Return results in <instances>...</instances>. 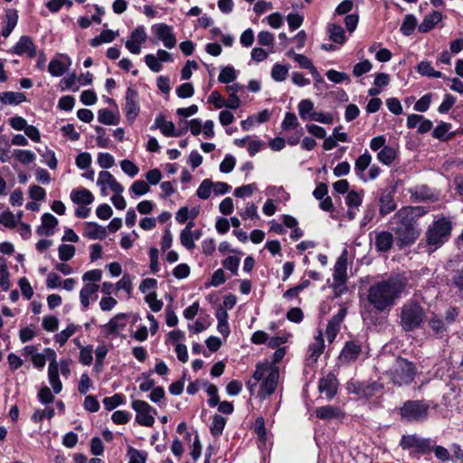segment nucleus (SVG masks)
Segmentation results:
<instances>
[{"mask_svg": "<svg viewBox=\"0 0 463 463\" xmlns=\"http://www.w3.org/2000/svg\"><path fill=\"white\" fill-rule=\"evenodd\" d=\"M425 213L422 207L405 206L392 216L389 223L400 248L413 244L419 238L421 229L418 219Z\"/></svg>", "mask_w": 463, "mask_h": 463, "instance_id": "nucleus-1", "label": "nucleus"}, {"mask_svg": "<svg viewBox=\"0 0 463 463\" xmlns=\"http://www.w3.org/2000/svg\"><path fill=\"white\" fill-rule=\"evenodd\" d=\"M407 284V279L401 274L377 281L370 286L367 301L377 312L388 311L402 297Z\"/></svg>", "mask_w": 463, "mask_h": 463, "instance_id": "nucleus-2", "label": "nucleus"}, {"mask_svg": "<svg viewBox=\"0 0 463 463\" xmlns=\"http://www.w3.org/2000/svg\"><path fill=\"white\" fill-rule=\"evenodd\" d=\"M279 379V367L269 362L258 364L252 378L246 383L250 395L255 393L256 387L260 383L258 396L261 399L271 395L277 389Z\"/></svg>", "mask_w": 463, "mask_h": 463, "instance_id": "nucleus-3", "label": "nucleus"}, {"mask_svg": "<svg viewBox=\"0 0 463 463\" xmlns=\"http://www.w3.org/2000/svg\"><path fill=\"white\" fill-rule=\"evenodd\" d=\"M451 230L452 223L449 219L440 217L434 221L425 234L428 251L431 253L441 247L449 239Z\"/></svg>", "mask_w": 463, "mask_h": 463, "instance_id": "nucleus-4", "label": "nucleus"}, {"mask_svg": "<svg viewBox=\"0 0 463 463\" xmlns=\"http://www.w3.org/2000/svg\"><path fill=\"white\" fill-rule=\"evenodd\" d=\"M424 308L415 301H407L401 307V326L406 332L414 331L424 324Z\"/></svg>", "mask_w": 463, "mask_h": 463, "instance_id": "nucleus-5", "label": "nucleus"}, {"mask_svg": "<svg viewBox=\"0 0 463 463\" xmlns=\"http://www.w3.org/2000/svg\"><path fill=\"white\" fill-rule=\"evenodd\" d=\"M386 373L394 385L401 387L413 382L417 368L413 363L397 357Z\"/></svg>", "mask_w": 463, "mask_h": 463, "instance_id": "nucleus-6", "label": "nucleus"}, {"mask_svg": "<svg viewBox=\"0 0 463 463\" xmlns=\"http://www.w3.org/2000/svg\"><path fill=\"white\" fill-rule=\"evenodd\" d=\"M430 405L424 401H407L399 409L402 420L406 422H421L427 420Z\"/></svg>", "mask_w": 463, "mask_h": 463, "instance_id": "nucleus-7", "label": "nucleus"}, {"mask_svg": "<svg viewBox=\"0 0 463 463\" xmlns=\"http://www.w3.org/2000/svg\"><path fill=\"white\" fill-rule=\"evenodd\" d=\"M333 288L336 296H339L346 290L345 283L347 280V250H344L337 258L334 267Z\"/></svg>", "mask_w": 463, "mask_h": 463, "instance_id": "nucleus-8", "label": "nucleus"}, {"mask_svg": "<svg viewBox=\"0 0 463 463\" xmlns=\"http://www.w3.org/2000/svg\"><path fill=\"white\" fill-rule=\"evenodd\" d=\"M131 408L136 411L135 420L141 426L152 427L155 423V415L157 413L149 403L142 400H134Z\"/></svg>", "mask_w": 463, "mask_h": 463, "instance_id": "nucleus-9", "label": "nucleus"}, {"mask_svg": "<svg viewBox=\"0 0 463 463\" xmlns=\"http://www.w3.org/2000/svg\"><path fill=\"white\" fill-rule=\"evenodd\" d=\"M383 389V385L373 383L350 382L347 383V391L350 393L357 394L360 398H371Z\"/></svg>", "mask_w": 463, "mask_h": 463, "instance_id": "nucleus-10", "label": "nucleus"}, {"mask_svg": "<svg viewBox=\"0 0 463 463\" xmlns=\"http://www.w3.org/2000/svg\"><path fill=\"white\" fill-rule=\"evenodd\" d=\"M394 194L395 190L393 188L382 189L378 192L377 201L381 217H384L395 211L397 204L394 200Z\"/></svg>", "mask_w": 463, "mask_h": 463, "instance_id": "nucleus-11", "label": "nucleus"}, {"mask_svg": "<svg viewBox=\"0 0 463 463\" xmlns=\"http://www.w3.org/2000/svg\"><path fill=\"white\" fill-rule=\"evenodd\" d=\"M97 185L100 188V193L103 196L108 195V189H110L115 194H121L124 191V187L108 171L99 172Z\"/></svg>", "mask_w": 463, "mask_h": 463, "instance_id": "nucleus-12", "label": "nucleus"}, {"mask_svg": "<svg viewBox=\"0 0 463 463\" xmlns=\"http://www.w3.org/2000/svg\"><path fill=\"white\" fill-rule=\"evenodd\" d=\"M400 445L402 449H414L416 451L425 453L432 449V441L430 439H423L418 435L402 436Z\"/></svg>", "mask_w": 463, "mask_h": 463, "instance_id": "nucleus-13", "label": "nucleus"}, {"mask_svg": "<svg viewBox=\"0 0 463 463\" xmlns=\"http://www.w3.org/2000/svg\"><path fill=\"white\" fill-rule=\"evenodd\" d=\"M44 353L52 357V362L48 367V378L50 384L55 393H59L62 389V383L59 378V365L56 361V353L52 348H45Z\"/></svg>", "mask_w": 463, "mask_h": 463, "instance_id": "nucleus-14", "label": "nucleus"}, {"mask_svg": "<svg viewBox=\"0 0 463 463\" xmlns=\"http://www.w3.org/2000/svg\"><path fill=\"white\" fill-rule=\"evenodd\" d=\"M152 32L158 40L163 42L165 47L172 49L176 45V39L171 26L165 24H156L152 26Z\"/></svg>", "mask_w": 463, "mask_h": 463, "instance_id": "nucleus-15", "label": "nucleus"}, {"mask_svg": "<svg viewBox=\"0 0 463 463\" xmlns=\"http://www.w3.org/2000/svg\"><path fill=\"white\" fill-rule=\"evenodd\" d=\"M11 52L17 55L26 54L29 58H33L37 55V46L30 36L23 35L12 47Z\"/></svg>", "mask_w": 463, "mask_h": 463, "instance_id": "nucleus-16", "label": "nucleus"}, {"mask_svg": "<svg viewBox=\"0 0 463 463\" xmlns=\"http://www.w3.org/2000/svg\"><path fill=\"white\" fill-rule=\"evenodd\" d=\"M147 35L144 26H137L130 34L126 42V48L133 54H139L141 44L146 41Z\"/></svg>", "mask_w": 463, "mask_h": 463, "instance_id": "nucleus-17", "label": "nucleus"}, {"mask_svg": "<svg viewBox=\"0 0 463 463\" xmlns=\"http://www.w3.org/2000/svg\"><path fill=\"white\" fill-rule=\"evenodd\" d=\"M125 112L127 119L133 122L139 113L137 92L133 88H128L126 92Z\"/></svg>", "mask_w": 463, "mask_h": 463, "instance_id": "nucleus-18", "label": "nucleus"}, {"mask_svg": "<svg viewBox=\"0 0 463 463\" xmlns=\"http://www.w3.org/2000/svg\"><path fill=\"white\" fill-rule=\"evenodd\" d=\"M345 315L346 308L343 307L328 321L326 329V336L328 342L332 343L335 340Z\"/></svg>", "mask_w": 463, "mask_h": 463, "instance_id": "nucleus-19", "label": "nucleus"}, {"mask_svg": "<svg viewBox=\"0 0 463 463\" xmlns=\"http://www.w3.org/2000/svg\"><path fill=\"white\" fill-rule=\"evenodd\" d=\"M127 315L120 313L112 317L107 324L101 326V331L107 336L115 335L127 326Z\"/></svg>", "mask_w": 463, "mask_h": 463, "instance_id": "nucleus-20", "label": "nucleus"}, {"mask_svg": "<svg viewBox=\"0 0 463 463\" xmlns=\"http://www.w3.org/2000/svg\"><path fill=\"white\" fill-rule=\"evenodd\" d=\"M99 286L97 283H86L80 291V300L83 309H88L90 302L98 298Z\"/></svg>", "mask_w": 463, "mask_h": 463, "instance_id": "nucleus-21", "label": "nucleus"}, {"mask_svg": "<svg viewBox=\"0 0 463 463\" xmlns=\"http://www.w3.org/2000/svg\"><path fill=\"white\" fill-rule=\"evenodd\" d=\"M432 122L419 114H411L407 118V127L417 128L419 133L424 134L431 130Z\"/></svg>", "mask_w": 463, "mask_h": 463, "instance_id": "nucleus-22", "label": "nucleus"}, {"mask_svg": "<svg viewBox=\"0 0 463 463\" xmlns=\"http://www.w3.org/2000/svg\"><path fill=\"white\" fill-rule=\"evenodd\" d=\"M362 353V343L358 340L347 341L342 349L340 357L345 362L354 361Z\"/></svg>", "mask_w": 463, "mask_h": 463, "instance_id": "nucleus-23", "label": "nucleus"}, {"mask_svg": "<svg viewBox=\"0 0 463 463\" xmlns=\"http://www.w3.org/2000/svg\"><path fill=\"white\" fill-rule=\"evenodd\" d=\"M393 235L387 231H381L375 232L374 246L379 252L389 251L393 244Z\"/></svg>", "mask_w": 463, "mask_h": 463, "instance_id": "nucleus-24", "label": "nucleus"}, {"mask_svg": "<svg viewBox=\"0 0 463 463\" xmlns=\"http://www.w3.org/2000/svg\"><path fill=\"white\" fill-rule=\"evenodd\" d=\"M337 380L333 373H328L319 381L318 389L320 392L326 393L328 400L333 399L337 390Z\"/></svg>", "mask_w": 463, "mask_h": 463, "instance_id": "nucleus-25", "label": "nucleus"}, {"mask_svg": "<svg viewBox=\"0 0 463 463\" xmlns=\"http://www.w3.org/2000/svg\"><path fill=\"white\" fill-rule=\"evenodd\" d=\"M58 225V219L52 214L46 213L42 216V224L36 232L39 235L51 236L54 233V229Z\"/></svg>", "mask_w": 463, "mask_h": 463, "instance_id": "nucleus-26", "label": "nucleus"}, {"mask_svg": "<svg viewBox=\"0 0 463 463\" xmlns=\"http://www.w3.org/2000/svg\"><path fill=\"white\" fill-rule=\"evenodd\" d=\"M316 416L320 420H330L333 419H340L345 416V412L337 406L325 405L317 408Z\"/></svg>", "mask_w": 463, "mask_h": 463, "instance_id": "nucleus-27", "label": "nucleus"}, {"mask_svg": "<svg viewBox=\"0 0 463 463\" xmlns=\"http://www.w3.org/2000/svg\"><path fill=\"white\" fill-rule=\"evenodd\" d=\"M70 197L74 203L80 205H89L94 201L92 193L86 188L73 189Z\"/></svg>", "mask_w": 463, "mask_h": 463, "instance_id": "nucleus-28", "label": "nucleus"}, {"mask_svg": "<svg viewBox=\"0 0 463 463\" xmlns=\"http://www.w3.org/2000/svg\"><path fill=\"white\" fill-rule=\"evenodd\" d=\"M83 236L90 240H103L107 236V230L96 222H87Z\"/></svg>", "mask_w": 463, "mask_h": 463, "instance_id": "nucleus-29", "label": "nucleus"}, {"mask_svg": "<svg viewBox=\"0 0 463 463\" xmlns=\"http://www.w3.org/2000/svg\"><path fill=\"white\" fill-rule=\"evenodd\" d=\"M442 20V14L439 11H433L425 15L418 29L420 33H428L432 30L438 23Z\"/></svg>", "mask_w": 463, "mask_h": 463, "instance_id": "nucleus-30", "label": "nucleus"}, {"mask_svg": "<svg viewBox=\"0 0 463 463\" xmlns=\"http://www.w3.org/2000/svg\"><path fill=\"white\" fill-rule=\"evenodd\" d=\"M451 128L450 123L441 122L433 129L431 135L439 141L446 142L455 136V132Z\"/></svg>", "mask_w": 463, "mask_h": 463, "instance_id": "nucleus-31", "label": "nucleus"}, {"mask_svg": "<svg viewBox=\"0 0 463 463\" xmlns=\"http://www.w3.org/2000/svg\"><path fill=\"white\" fill-rule=\"evenodd\" d=\"M26 100L24 93L18 91H4L0 93V101L4 105L16 106Z\"/></svg>", "mask_w": 463, "mask_h": 463, "instance_id": "nucleus-32", "label": "nucleus"}, {"mask_svg": "<svg viewBox=\"0 0 463 463\" xmlns=\"http://www.w3.org/2000/svg\"><path fill=\"white\" fill-rule=\"evenodd\" d=\"M325 344L322 331L319 330L318 334L315 336L314 342L310 344L308 351H309V359L312 362H317L318 356L324 352Z\"/></svg>", "mask_w": 463, "mask_h": 463, "instance_id": "nucleus-33", "label": "nucleus"}, {"mask_svg": "<svg viewBox=\"0 0 463 463\" xmlns=\"http://www.w3.org/2000/svg\"><path fill=\"white\" fill-rule=\"evenodd\" d=\"M298 111L302 120H311L315 111L314 102L311 99H305L298 104Z\"/></svg>", "mask_w": 463, "mask_h": 463, "instance_id": "nucleus-34", "label": "nucleus"}, {"mask_svg": "<svg viewBox=\"0 0 463 463\" xmlns=\"http://www.w3.org/2000/svg\"><path fill=\"white\" fill-rule=\"evenodd\" d=\"M155 127L159 128L160 131L167 137L177 136L175 125L172 121L166 120L164 116L158 115L155 119Z\"/></svg>", "mask_w": 463, "mask_h": 463, "instance_id": "nucleus-35", "label": "nucleus"}, {"mask_svg": "<svg viewBox=\"0 0 463 463\" xmlns=\"http://www.w3.org/2000/svg\"><path fill=\"white\" fill-rule=\"evenodd\" d=\"M375 150L381 148V146H372ZM377 157L379 161L384 165L392 164L397 157V149L395 146H382V149L378 152Z\"/></svg>", "mask_w": 463, "mask_h": 463, "instance_id": "nucleus-36", "label": "nucleus"}, {"mask_svg": "<svg viewBox=\"0 0 463 463\" xmlns=\"http://www.w3.org/2000/svg\"><path fill=\"white\" fill-rule=\"evenodd\" d=\"M370 163H371V156L368 153H364V154L361 155L355 161L354 171H355L357 176L364 182H366L364 171L369 166Z\"/></svg>", "mask_w": 463, "mask_h": 463, "instance_id": "nucleus-37", "label": "nucleus"}, {"mask_svg": "<svg viewBox=\"0 0 463 463\" xmlns=\"http://www.w3.org/2000/svg\"><path fill=\"white\" fill-rule=\"evenodd\" d=\"M118 32L112 30H103L99 35L90 40V44L92 47H98L102 43H108L113 42L118 36Z\"/></svg>", "mask_w": 463, "mask_h": 463, "instance_id": "nucleus-38", "label": "nucleus"}, {"mask_svg": "<svg viewBox=\"0 0 463 463\" xmlns=\"http://www.w3.org/2000/svg\"><path fill=\"white\" fill-rule=\"evenodd\" d=\"M79 328L80 326L70 324L65 329L55 335L54 341L61 346L64 345L68 339L72 336Z\"/></svg>", "mask_w": 463, "mask_h": 463, "instance_id": "nucleus-39", "label": "nucleus"}, {"mask_svg": "<svg viewBox=\"0 0 463 463\" xmlns=\"http://www.w3.org/2000/svg\"><path fill=\"white\" fill-rule=\"evenodd\" d=\"M329 39L336 43L343 44L346 38L344 29L339 24H330L328 27Z\"/></svg>", "mask_w": 463, "mask_h": 463, "instance_id": "nucleus-40", "label": "nucleus"}, {"mask_svg": "<svg viewBox=\"0 0 463 463\" xmlns=\"http://www.w3.org/2000/svg\"><path fill=\"white\" fill-rule=\"evenodd\" d=\"M417 71L420 74L430 78H441L442 73L439 71H435L430 62L422 61L418 64Z\"/></svg>", "mask_w": 463, "mask_h": 463, "instance_id": "nucleus-41", "label": "nucleus"}, {"mask_svg": "<svg viewBox=\"0 0 463 463\" xmlns=\"http://www.w3.org/2000/svg\"><path fill=\"white\" fill-rule=\"evenodd\" d=\"M290 66L276 63L271 69V77L275 81H283L287 79Z\"/></svg>", "mask_w": 463, "mask_h": 463, "instance_id": "nucleus-42", "label": "nucleus"}, {"mask_svg": "<svg viewBox=\"0 0 463 463\" xmlns=\"http://www.w3.org/2000/svg\"><path fill=\"white\" fill-rule=\"evenodd\" d=\"M417 25V19L413 14L405 15L403 22L401 25V32L403 35H411Z\"/></svg>", "mask_w": 463, "mask_h": 463, "instance_id": "nucleus-43", "label": "nucleus"}, {"mask_svg": "<svg viewBox=\"0 0 463 463\" xmlns=\"http://www.w3.org/2000/svg\"><path fill=\"white\" fill-rule=\"evenodd\" d=\"M429 326L438 336H441L447 330V324L437 315L429 320Z\"/></svg>", "mask_w": 463, "mask_h": 463, "instance_id": "nucleus-44", "label": "nucleus"}, {"mask_svg": "<svg viewBox=\"0 0 463 463\" xmlns=\"http://www.w3.org/2000/svg\"><path fill=\"white\" fill-rule=\"evenodd\" d=\"M226 424L225 419L221 415H214L212 424L210 426V430L213 436L219 437L222 434Z\"/></svg>", "mask_w": 463, "mask_h": 463, "instance_id": "nucleus-45", "label": "nucleus"}, {"mask_svg": "<svg viewBox=\"0 0 463 463\" xmlns=\"http://www.w3.org/2000/svg\"><path fill=\"white\" fill-rule=\"evenodd\" d=\"M102 402L106 410L112 411L125 402V396L120 393H116L110 397H105Z\"/></svg>", "mask_w": 463, "mask_h": 463, "instance_id": "nucleus-46", "label": "nucleus"}, {"mask_svg": "<svg viewBox=\"0 0 463 463\" xmlns=\"http://www.w3.org/2000/svg\"><path fill=\"white\" fill-rule=\"evenodd\" d=\"M307 128L310 135L320 139H325L324 145H335L331 138H326V133L322 127L312 124L307 125Z\"/></svg>", "mask_w": 463, "mask_h": 463, "instance_id": "nucleus-47", "label": "nucleus"}, {"mask_svg": "<svg viewBox=\"0 0 463 463\" xmlns=\"http://www.w3.org/2000/svg\"><path fill=\"white\" fill-rule=\"evenodd\" d=\"M66 71V66L59 59H52L48 66L49 73L53 77L61 76Z\"/></svg>", "mask_w": 463, "mask_h": 463, "instance_id": "nucleus-48", "label": "nucleus"}, {"mask_svg": "<svg viewBox=\"0 0 463 463\" xmlns=\"http://www.w3.org/2000/svg\"><path fill=\"white\" fill-rule=\"evenodd\" d=\"M241 259L238 256H229L222 260V266L227 270L231 271L232 275H238Z\"/></svg>", "mask_w": 463, "mask_h": 463, "instance_id": "nucleus-49", "label": "nucleus"}, {"mask_svg": "<svg viewBox=\"0 0 463 463\" xmlns=\"http://www.w3.org/2000/svg\"><path fill=\"white\" fill-rule=\"evenodd\" d=\"M411 195L417 200L424 201V200H433L434 194L427 186H420L416 187L413 191H411Z\"/></svg>", "mask_w": 463, "mask_h": 463, "instance_id": "nucleus-50", "label": "nucleus"}, {"mask_svg": "<svg viewBox=\"0 0 463 463\" xmlns=\"http://www.w3.org/2000/svg\"><path fill=\"white\" fill-rule=\"evenodd\" d=\"M236 79V71L233 67L226 66L222 69L218 80L222 83H230L235 80Z\"/></svg>", "mask_w": 463, "mask_h": 463, "instance_id": "nucleus-51", "label": "nucleus"}, {"mask_svg": "<svg viewBox=\"0 0 463 463\" xmlns=\"http://www.w3.org/2000/svg\"><path fill=\"white\" fill-rule=\"evenodd\" d=\"M99 121L105 125H114L118 123V118L112 111L108 109L99 110Z\"/></svg>", "mask_w": 463, "mask_h": 463, "instance_id": "nucleus-52", "label": "nucleus"}, {"mask_svg": "<svg viewBox=\"0 0 463 463\" xmlns=\"http://www.w3.org/2000/svg\"><path fill=\"white\" fill-rule=\"evenodd\" d=\"M19 220L20 216L16 218V216L10 211H5L0 214V223L6 228L15 227Z\"/></svg>", "mask_w": 463, "mask_h": 463, "instance_id": "nucleus-53", "label": "nucleus"}, {"mask_svg": "<svg viewBox=\"0 0 463 463\" xmlns=\"http://www.w3.org/2000/svg\"><path fill=\"white\" fill-rule=\"evenodd\" d=\"M299 126L297 116L292 112H287L281 122L283 130L295 129Z\"/></svg>", "mask_w": 463, "mask_h": 463, "instance_id": "nucleus-54", "label": "nucleus"}, {"mask_svg": "<svg viewBox=\"0 0 463 463\" xmlns=\"http://www.w3.org/2000/svg\"><path fill=\"white\" fill-rule=\"evenodd\" d=\"M213 186V182L210 179H204L199 185L196 194L199 198L206 200L210 197Z\"/></svg>", "mask_w": 463, "mask_h": 463, "instance_id": "nucleus-55", "label": "nucleus"}, {"mask_svg": "<svg viewBox=\"0 0 463 463\" xmlns=\"http://www.w3.org/2000/svg\"><path fill=\"white\" fill-rule=\"evenodd\" d=\"M59 258L62 261H68L75 254V247L70 244H61L58 248Z\"/></svg>", "mask_w": 463, "mask_h": 463, "instance_id": "nucleus-56", "label": "nucleus"}, {"mask_svg": "<svg viewBox=\"0 0 463 463\" xmlns=\"http://www.w3.org/2000/svg\"><path fill=\"white\" fill-rule=\"evenodd\" d=\"M345 200L349 208H358L363 202V192L351 191L347 194Z\"/></svg>", "mask_w": 463, "mask_h": 463, "instance_id": "nucleus-57", "label": "nucleus"}, {"mask_svg": "<svg viewBox=\"0 0 463 463\" xmlns=\"http://www.w3.org/2000/svg\"><path fill=\"white\" fill-rule=\"evenodd\" d=\"M149 191L150 187L148 184L143 180L135 181L130 187V192L137 196L144 195L147 194Z\"/></svg>", "mask_w": 463, "mask_h": 463, "instance_id": "nucleus-58", "label": "nucleus"}, {"mask_svg": "<svg viewBox=\"0 0 463 463\" xmlns=\"http://www.w3.org/2000/svg\"><path fill=\"white\" fill-rule=\"evenodd\" d=\"M92 352V345L80 346V362L84 365H90L93 361Z\"/></svg>", "mask_w": 463, "mask_h": 463, "instance_id": "nucleus-59", "label": "nucleus"}, {"mask_svg": "<svg viewBox=\"0 0 463 463\" xmlns=\"http://www.w3.org/2000/svg\"><path fill=\"white\" fill-rule=\"evenodd\" d=\"M327 79L334 83H342L344 81H350L349 76L345 72L337 71L335 70H329L326 73Z\"/></svg>", "mask_w": 463, "mask_h": 463, "instance_id": "nucleus-60", "label": "nucleus"}, {"mask_svg": "<svg viewBox=\"0 0 463 463\" xmlns=\"http://www.w3.org/2000/svg\"><path fill=\"white\" fill-rule=\"evenodd\" d=\"M54 415V410L51 407H47L44 410H36L32 415V420L33 422H41L44 418L52 419Z\"/></svg>", "mask_w": 463, "mask_h": 463, "instance_id": "nucleus-61", "label": "nucleus"}, {"mask_svg": "<svg viewBox=\"0 0 463 463\" xmlns=\"http://www.w3.org/2000/svg\"><path fill=\"white\" fill-rule=\"evenodd\" d=\"M254 431L257 434L260 440L262 443H265L267 439V432L265 428V421L262 417H259L256 419L254 424Z\"/></svg>", "mask_w": 463, "mask_h": 463, "instance_id": "nucleus-62", "label": "nucleus"}, {"mask_svg": "<svg viewBox=\"0 0 463 463\" xmlns=\"http://www.w3.org/2000/svg\"><path fill=\"white\" fill-rule=\"evenodd\" d=\"M373 68V65L369 60H364L356 63L353 69V74L355 77H360L367 72H369Z\"/></svg>", "mask_w": 463, "mask_h": 463, "instance_id": "nucleus-63", "label": "nucleus"}, {"mask_svg": "<svg viewBox=\"0 0 463 463\" xmlns=\"http://www.w3.org/2000/svg\"><path fill=\"white\" fill-rule=\"evenodd\" d=\"M128 463H146V454L143 451L129 448L128 451Z\"/></svg>", "mask_w": 463, "mask_h": 463, "instance_id": "nucleus-64", "label": "nucleus"}]
</instances>
